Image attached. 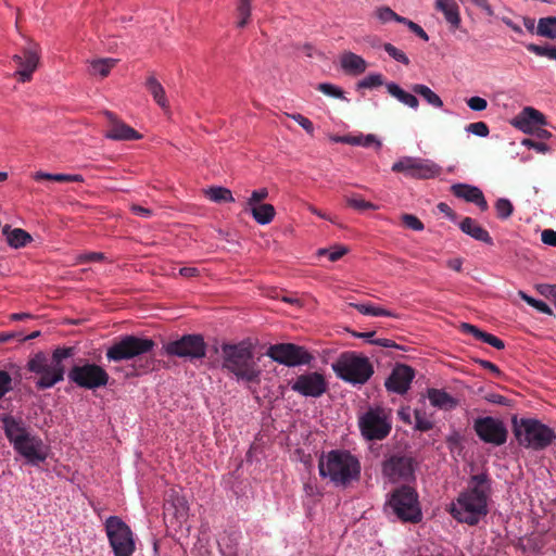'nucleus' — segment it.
I'll list each match as a JSON object with an SVG mask.
<instances>
[{"label": "nucleus", "instance_id": "1", "mask_svg": "<svg viewBox=\"0 0 556 556\" xmlns=\"http://www.w3.org/2000/svg\"><path fill=\"white\" fill-rule=\"evenodd\" d=\"M492 490L486 472L473 475L467 488L451 503L450 513L458 522L476 526L488 513V503Z\"/></svg>", "mask_w": 556, "mask_h": 556}, {"label": "nucleus", "instance_id": "2", "mask_svg": "<svg viewBox=\"0 0 556 556\" xmlns=\"http://www.w3.org/2000/svg\"><path fill=\"white\" fill-rule=\"evenodd\" d=\"M3 430L14 451L31 466H38L48 457V446L40 437L31 433L21 419L5 416L2 419Z\"/></svg>", "mask_w": 556, "mask_h": 556}, {"label": "nucleus", "instance_id": "3", "mask_svg": "<svg viewBox=\"0 0 556 556\" xmlns=\"http://www.w3.org/2000/svg\"><path fill=\"white\" fill-rule=\"evenodd\" d=\"M222 367L238 382L257 384L261 381L262 371L254 359L252 349L245 342L222 344Z\"/></svg>", "mask_w": 556, "mask_h": 556}, {"label": "nucleus", "instance_id": "4", "mask_svg": "<svg viewBox=\"0 0 556 556\" xmlns=\"http://www.w3.org/2000/svg\"><path fill=\"white\" fill-rule=\"evenodd\" d=\"M74 348H56L52 355L45 352L34 354L27 362V369L37 375L36 388L47 390L64 380L63 361L74 355Z\"/></svg>", "mask_w": 556, "mask_h": 556}, {"label": "nucleus", "instance_id": "5", "mask_svg": "<svg viewBox=\"0 0 556 556\" xmlns=\"http://www.w3.org/2000/svg\"><path fill=\"white\" fill-rule=\"evenodd\" d=\"M359 459L346 450H332L323 454L318 462L320 477L328 478L337 486H346L361 477Z\"/></svg>", "mask_w": 556, "mask_h": 556}, {"label": "nucleus", "instance_id": "6", "mask_svg": "<svg viewBox=\"0 0 556 556\" xmlns=\"http://www.w3.org/2000/svg\"><path fill=\"white\" fill-rule=\"evenodd\" d=\"M336 376L352 386H363L372 377L375 370L369 358L354 351L341 353L331 364Z\"/></svg>", "mask_w": 556, "mask_h": 556}, {"label": "nucleus", "instance_id": "7", "mask_svg": "<svg viewBox=\"0 0 556 556\" xmlns=\"http://www.w3.org/2000/svg\"><path fill=\"white\" fill-rule=\"evenodd\" d=\"M514 434L518 443L535 451L544 450L556 439V432L533 418H513Z\"/></svg>", "mask_w": 556, "mask_h": 556}, {"label": "nucleus", "instance_id": "8", "mask_svg": "<svg viewBox=\"0 0 556 556\" xmlns=\"http://www.w3.org/2000/svg\"><path fill=\"white\" fill-rule=\"evenodd\" d=\"M384 511L404 522L416 523L422 518L418 493L409 485L396 488L389 494Z\"/></svg>", "mask_w": 556, "mask_h": 556}, {"label": "nucleus", "instance_id": "9", "mask_svg": "<svg viewBox=\"0 0 556 556\" xmlns=\"http://www.w3.org/2000/svg\"><path fill=\"white\" fill-rule=\"evenodd\" d=\"M358 428L363 438L367 441H381L386 439L392 429L391 409L376 405L358 417Z\"/></svg>", "mask_w": 556, "mask_h": 556}, {"label": "nucleus", "instance_id": "10", "mask_svg": "<svg viewBox=\"0 0 556 556\" xmlns=\"http://www.w3.org/2000/svg\"><path fill=\"white\" fill-rule=\"evenodd\" d=\"M104 531L113 556H132L136 551V538L131 528L118 516H109L104 521Z\"/></svg>", "mask_w": 556, "mask_h": 556}, {"label": "nucleus", "instance_id": "11", "mask_svg": "<svg viewBox=\"0 0 556 556\" xmlns=\"http://www.w3.org/2000/svg\"><path fill=\"white\" fill-rule=\"evenodd\" d=\"M153 348L152 339L127 334L115 341L106 350L105 356L109 362L128 361L151 352Z\"/></svg>", "mask_w": 556, "mask_h": 556}, {"label": "nucleus", "instance_id": "12", "mask_svg": "<svg viewBox=\"0 0 556 556\" xmlns=\"http://www.w3.org/2000/svg\"><path fill=\"white\" fill-rule=\"evenodd\" d=\"M67 377L71 382L87 390L106 387L110 380V376L103 367L89 362L74 365Z\"/></svg>", "mask_w": 556, "mask_h": 556}, {"label": "nucleus", "instance_id": "13", "mask_svg": "<svg viewBox=\"0 0 556 556\" xmlns=\"http://www.w3.org/2000/svg\"><path fill=\"white\" fill-rule=\"evenodd\" d=\"M394 173H402L414 179H431L441 174V166L429 159L402 156L391 167Z\"/></svg>", "mask_w": 556, "mask_h": 556}, {"label": "nucleus", "instance_id": "14", "mask_svg": "<svg viewBox=\"0 0 556 556\" xmlns=\"http://www.w3.org/2000/svg\"><path fill=\"white\" fill-rule=\"evenodd\" d=\"M168 356H175L189 361L201 359L206 354V343L201 334H185L181 338L169 341L164 345Z\"/></svg>", "mask_w": 556, "mask_h": 556}, {"label": "nucleus", "instance_id": "15", "mask_svg": "<svg viewBox=\"0 0 556 556\" xmlns=\"http://www.w3.org/2000/svg\"><path fill=\"white\" fill-rule=\"evenodd\" d=\"M266 355L274 362L287 367L308 365L314 359V356L304 346L293 343L270 345Z\"/></svg>", "mask_w": 556, "mask_h": 556}, {"label": "nucleus", "instance_id": "16", "mask_svg": "<svg viewBox=\"0 0 556 556\" xmlns=\"http://www.w3.org/2000/svg\"><path fill=\"white\" fill-rule=\"evenodd\" d=\"M473 430L484 443L501 446L506 443L508 431L505 424L495 417H478L473 421Z\"/></svg>", "mask_w": 556, "mask_h": 556}, {"label": "nucleus", "instance_id": "17", "mask_svg": "<svg viewBox=\"0 0 556 556\" xmlns=\"http://www.w3.org/2000/svg\"><path fill=\"white\" fill-rule=\"evenodd\" d=\"M290 388L303 397L318 399L326 393L328 383L323 374L305 371L290 382Z\"/></svg>", "mask_w": 556, "mask_h": 556}, {"label": "nucleus", "instance_id": "18", "mask_svg": "<svg viewBox=\"0 0 556 556\" xmlns=\"http://www.w3.org/2000/svg\"><path fill=\"white\" fill-rule=\"evenodd\" d=\"M382 475L391 483L409 482L415 478L413 459L393 455L382 463Z\"/></svg>", "mask_w": 556, "mask_h": 556}, {"label": "nucleus", "instance_id": "19", "mask_svg": "<svg viewBox=\"0 0 556 556\" xmlns=\"http://www.w3.org/2000/svg\"><path fill=\"white\" fill-rule=\"evenodd\" d=\"M414 378L415 371L412 367L397 364L387 378L384 387L389 392L403 395L409 390Z\"/></svg>", "mask_w": 556, "mask_h": 556}, {"label": "nucleus", "instance_id": "20", "mask_svg": "<svg viewBox=\"0 0 556 556\" xmlns=\"http://www.w3.org/2000/svg\"><path fill=\"white\" fill-rule=\"evenodd\" d=\"M12 59L18 65V70L15 73L18 76V80L22 83L30 80L39 63L37 46L30 45L24 48L22 54H14Z\"/></svg>", "mask_w": 556, "mask_h": 556}, {"label": "nucleus", "instance_id": "21", "mask_svg": "<svg viewBox=\"0 0 556 556\" xmlns=\"http://www.w3.org/2000/svg\"><path fill=\"white\" fill-rule=\"evenodd\" d=\"M513 125L525 134H533L536 127L546 125V118L534 108L526 106L514 118Z\"/></svg>", "mask_w": 556, "mask_h": 556}, {"label": "nucleus", "instance_id": "22", "mask_svg": "<svg viewBox=\"0 0 556 556\" xmlns=\"http://www.w3.org/2000/svg\"><path fill=\"white\" fill-rule=\"evenodd\" d=\"M106 117L111 122L110 128L105 132V138L116 141L138 140L141 135L124 122L118 121L112 112H105Z\"/></svg>", "mask_w": 556, "mask_h": 556}, {"label": "nucleus", "instance_id": "23", "mask_svg": "<svg viewBox=\"0 0 556 556\" xmlns=\"http://www.w3.org/2000/svg\"><path fill=\"white\" fill-rule=\"evenodd\" d=\"M165 516L172 515L175 519L182 523L188 519L189 505L184 495H180L175 490H170L164 505Z\"/></svg>", "mask_w": 556, "mask_h": 556}, {"label": "nucleus", "instance_id": "24", "mask_svg": "<svg viewBox=\"0 0 556 556\" xmlns=\"http://www.w3.org/2000/svg\"><path fill=\"white\" fill-rule=\"evenodd\" d=\"M451 190L455 197L476 204L481 211H486L489 207L483 192L476 186L454 184Z\"/></svg>", "mask_w": 556, "mask_h": 556}, {"label": "nucleus", "instance_id": "25", "mask_svg": "<svg viewBox=\"0 0 556 556\" xmlns=\"http://www.w3.org/2000/svg\"><path fill=\"white\" fill-rule=\"evenodd\" d=\"M340 66L345 74L358 76L366 71L367 62L363 56L345 51L340 56Z\"/></svg>", "mask_w": 556, "mask_h": 556}, {"label": "nucleus", "instance_id": "26", "mask_svg": "<svg viewBox=\"0 0 556 556\" xmlns=\"http://www.w3.org/2000/svg\"><path fill=\"white\" fill-rule=\"evenodd\" d=\"M460 230L467 236L473 238L477 241H481L489 245L493 244V240L489 232L482 228L475 219L471 217H465L459 224Z\"/></svg>", "mask_w": 556, "mask_h": 556}, {"label": "nucleus", "instance_id": "27", "mask_svg": "<svg viewBox=\"0 0 556 556\" xmlns=\"http://www.w3.org/2000/svg\"><path fill=\"white\" fill-rule=\"evenodd\" d=\"M2 233L5 236L8 244L14 249L23 248L33 240L27 231L22 228H12L10 225L2 227Z\"/></svg>", "mask_w": 556, "mask_h": 556}, {"label": "nucleus", "instance_id": "28", "mask_svg": "<svg viewBox=\"0 0 556 556\" xmlns=\"http://www.w3.org/2000/svg\"><path fill=\"white\" fill-rule=\"evenodd\" d=\"M428 400L433 407L450 410L456 407L457 401L446 391L441 389H429Z\"/></svg>", "mask_w": 556, "mask_h": 556}, {"label": "nucleus", "instance_id": "29", "mask_svg": "<svg viewBox=\"0 0 556 556\" xmlns=\"http://www.w3.org/2000/svg\"><path fill=\"white\" fill-rule=\"evenodd\" d=\"M435 10L443 13L446 22L457 28L460 24L459 9L455 0H435Z\"/></svg>", "mask_w": 556, "mask_h": 556}, {"label": "nucleus", "instance_id": "30", "mask_svg": "<svg viewBox=\"0 0 556 556\" xmlns=\"http://www.w3.org/2000/svg\"><path fill=\"white\" fill-rule=\"evenodd\" d=\"M387 91L390 96L395 98L397 101L408 106L409 109L417 110L419 101L415 94L405 91L396 83L390 81L386 84Z\"/></svg>", "mask_w": 556, "mask_h": 556}, {"label": "nucleus", "instance_id": "31", "mask_svg": "<svg viewBox=\"0 0 556 556\" xmlns=\"http://www.w3.org/2000/svg\"><path fill=\"white\" fill-rule=\"evenodd\" d=\"M249 211L258 225H268L275 217L276 211L271 204L263 203L250 207H244Z\"/></svg>", "mask_w": 556, "mask_h": 556}, {"label": "nucleus", "instance_id": "32", "mask_svg": "<svg viewBox=\"0 0 556 556\" xmlns=\"http://www.w3.org/2000/svg\"><path fill=\"white\" fill-rule=\"evenodd\" d=\"M117 64L113 58L94 59L88 62V72L92 76L106 77Z\"/></svg>", "mask_w": 556, "mask_h": 556}, {"label": "nucleus", "instance_id": "33", "mask_svg": "<svg viewBox=\"0 0 556 556\" xmlns=\"http://www.w3.org/2000/svg\"><path fill=\"white\" fill-rule=\"evenodd\" d=\"M146 88L151 93L157 105H160L163 110L168 109V101L165 94V90L153 75L147 78Z\"/></svg>", "mask_w": 556, "mask_h": 556}, {"label": "nucleus", "instance_id": "34", "mask_svg": "<svg viewBox=\"0 0 556 556\" xmlns=\"http://www.w3.org/2000/svg\"><path fill=\"white\" fill-rule=\"evenodd\" d=\"M412 91L420 96L429 105L441 109L443 101L433 90L424 84H415L412 86Z\"/></svg>", "mask_w": 556, "mask_h": 556}, {"label": "nucleus", "instance_id": "35", "mask_svg": "<svg viewBox=\"0 0 556 556\" xmlns=\"http://www.w3.org/2000/svg\"><path fill=\"white\" fill-rule=\"evenodd\" d=\"M536 34L541 37L556 39V16L541 17L538 22Z\"/></svg>", "mask_w": 556, "mask_h": 556}, {"label": "nucleus", "instance_id": "36", "mask_svg": "<svg viewBox=\"0 0 556 556\" xmlns=\"http://www.w3.org/2000/svg\"><path fill=\"white\" fill-rule=\"evenodd\" d=\"M204 192H205V195L212 202H215V203L233 202L235 201L231 191L225 187H220V186L210 187Z\"/></svg>", "mask_w": 556, "mask_h": 556}, {"label": "nucleus", "instance_id": "37", "mask_svg": "<svg viewBox=\"0 0 556 556\" xmlns=\"http://www.w3.org/2000/svg\"><path fill=\"white\" fill-rule=\"evenodd\" d=\"M355 307L361 314L368 316H386V317H396V315L388 309H384L380 306H376L370 303H356L351 304Z\"/></svg>", "mask_w": 556, "mask_h": 556}, {"label": "nucleus", "instance_id": "38", "mask_svg": "<svg viewBox=\"0 0 556 556\" xmlns=\"http://www.w3.org/2000/svg\"><path fill=\"white\" fill-rule=\"evenodd\" d=\"M34 178L36 180L49 179L58 182H80L84 180L81 175L51 174L46 172H37Z\"/></svg>", "mask_w": 556, "mask_h": 556}, {"label": "nucleus", "instance_id": "39", "mask_svg": "<svg viewBox=\"0 0 556 556\" xmlns=\"http://www.w3.org/2000/svg\"><path fill=\"white\" fill-rule=\"evenodd\" d=\"M349 144L355 146V147H363V148L375 147L376 149H380L382 146L381 141L374 134L358 135V136L350 135Z\"/></svg>", "mask_w": 556, "mask_h": 556}, {"label": "nucleus", "instance_id": "40", "mask_svg": "<svg viewBox=\"0 0 556 556\" xmlns=\"http://www.w3.org/2000/svg\"><path fill=\"white\" fill-rule=\"evenodd\" d=\"M238 22L237 27L243 28L249 23L251 16V0H238L237 2Z\"/></svg>", "mask_w": 556, "mask_h": 556}, {"label": "nucleus", "instance_id": "41", "mask_svg": "<svg viewBox=\"0 0 556 556\" xmlns=\"http://www.w3.org/2000/svg\"><path fill=\"white\" fill-rule=\"evenodd\" d=\"M384 84L383 76L380 73H371L358 80L356 84V89H375Z\"/></svg>", "mask_w": 556, "mask_h": 556}, {"label": "nucleus", "instance_id": "42", "mask_svg": "<svg viewBox=\"0 0 556 556\" xmlns=\"http://www.w3.org/2000/svg\"><path fill=\"white\" fill-rule=\"evenodd\" d=\"M376 16L381 23L396 22L402 24L404 16L396 14L389 7H380L376 11Z\"/></svg>", "mask_w": 556, "mask_h": 556}, {"label": "nucleus", "instance_id": "43", "mask_svg": "<svg viewBox=\"0 0 556 556\" xmlns=\"http://www.w3.org/2000/svg\"><path fill=\"white\" fill-rule=\"evenodd\" d=\"M526 48L528 51L539 56H546L551 60H556V47L554 46H540L535 43H528Z\"/></svg>", "mask_w": 556, "mask_h": 556}, {"label": "nucleus", "instance_id": "44", "mask_svg": "<svg viewBox=\"0 0 556 556\" xmlns=\"http://www.w3.org/2000/svg\"><path fill=\"white\" fill-rule=\"evenodd\" d=\"M495 211L500 219H507L514 212V205L510 200L506 198H500L495 202Z\"/></svg>", "mask_w": 556, "mask_h": 556}, {"label": "nucleus", "instance_id": "45", "mask_svg": "<svg viewBox=\"0 0 556 556\" xmlns=\"http://www.w3.org/2000/svg\"><path fill=\"white\" fill-rule=\"evenodd\" d=\"M519 296L527 303L529 304L530 306L534 307L538 312L540 313H543V314H546V315H552L553 312L551 309V307L543 301L541 300H536L530 295H528L526 292L523 291H519Z\"/></svg>", "mask_w": 556, "mask_h": 556}, {"label": "nucleus", "instance_id": "46", "mask_svg": "<svg viewBox=\"0 0 556 556\" xmlns=\"http://www.w3.org/2000/svg\"><path fill=\"white\" fill-rule=\"evenodd\" d=\"M317 90H319L324 94L331 97V98H336V99H340V100H348L345 98L344 91L340 87H338L333 84H330V83L319 84L317 87Z\"/></svg>", "mask_w": 556, "mask_h": 556}, {"label": "nucleus", "instance_id": "47", "mask_svg": "<svg viewBox=\"0 0 556 556\" xmlns=\"http://www.w3.org/2000/svg\"><path fill=\"white\" fill-rule=\"evenodd\" d=\"M415 426L414 428L418 431H429L433 427V422L427 417L426 413L416 409L415 410Z\"/></svg>", "mask_w": 556, "mask_h": 556}, {"label": "nucleus", "instance_id": "48", "mask_svg": "<svg viewBox=\"0 0 556 556\" xmlns=\"http://www.w3.org/2000/svg\"><path fill=\"white\" fill-rule=\"evenodd\" d=\"M383 49L396 62H400V63H402L404 65H408L409 64L408 56L402 50L397 49L392 43H389V42L384 43L383 45Z\"/></svg>", "mask_w": 556, "mask_h": 556}, {"label": "nucleus", "instance_id": "49", "mask_svg": "<svg viewBox=\"0 0 556 556\" xmlns=\"http://www.w3.org/2000/svg\"><path fill=\"white\" fill-rule=\"evenodd\" d=\"M346 203L357 211H366V210H377L378 206L369 201H365L364 199L357 197L346 198Z\"/></svg>", "mask_w": 556, "mask_h": 556}, {"label": "nucleus", "instance_id": "50", "mask_svg": "<svg viewBox=\"0 0 556 556\" xmlns=\"http://www.w3.org/2000/svg\"><path fill=\"white\" fill-rule=\"evenodd\" d=\"M466 131L481 138H485L490 134L489 126L484 122H475L467 125Z\"/></svg>", "mask_w": 556, "mask_h": 556}, {"label": "nucleus", "instance_id": "51", "mask_svg": "<svg viewBox=\"0 0 556 556\" xmlns=\"http://www.w3.org/2000/svg\"><path fill=\"white\" fill-rule=\"evenodd\" d=\"M268 198V190L266 188H260L253 190L250 198L247 200L244 207L262 204L261 202Z\"/></svg>", "mask_w": 556, "mask_h": 556}, {"label": "nucleus", "instance_id": "52", "mask_svg": "<svg viewBox=\"0 0 556 556\" xmlns=\"http://www.w3.org/2000/svg\"><path fill=\"white\" fill-rule=\"evenodd\" d=\"M288 116L295 121L308 135L314 134V125L311 119L300 113L288 114Z\"/></svg>", "mask_w": 556, "mask_h": 556}, {"label": "nucleus", "instance_id": "53", "mask_svg": "<svg viewBox=\"0 0 556 556\" xmlns=\"http://www.w3.org/2000/svg\"><path fill=\"white\" fill-rule=\"evenodd\" d=\"M346 252H348V250L345 248L337 247L333 250H328L325 248L319 249L317 254L318 255H328L329 261L336 262V261L340 260Z\"/></svg>", "mask_w": 556, "mask_h": 556}, {"label": "nucleus", "instance_id": "54", "mask_svg": "<svg viewBox=\"0 0 556 556\" xmlns=\"http://www.w3.org/2000/svg\"><path fill=\"white\" fill-rule=\"evenodd\" d=\"M402 220L407 228L413 229L415 231H421L425 228L422 222L415 215L404 214L402 216Z\"/></svg>", "mask_w": 556, "mask_h": 556}, {"label": "nucleus", "instance_id": "55", "mask_svg": "<svg viewBox=\"0 0 556 556\" xmlns=\"http://www.w3.org/2000/svg\"><path fill=\"white\" fill-rule=\"evenodd\" d=\"M404 22H402L403 25L407 26L408 29L414 33L417 37H419L421 40L424 41H428L429 40V36L428 34L424 30V28L418 25L417 23L404 17L403 20Z\"/></svg>", "mask_w": 556, "mask_h": 556}, {"label": "nucleus", "instance_id": "56", "mask_svg": "<svg viewBox=\"0 0 556 556\" xmlns=\"http://www.w3.org/2000/svg\"><path fill=\"white\" fill-rule=\"evenodd\" d=\"M468 108L475 112L484 111L488 108V101L484 98L475 96L466 100Z\"/></svg>", "mask_w": 556, "mask_h": 556}, {"label": "nucleus", "instance_id": "57", "mask_svg": "<svg viewBox=\"0 0 556 556\" xmlns=\"http://www.w3.org/2000/svg\"><path fill=\"white\" fill-rule=\"evenodd\" d=\"M479 341L488 343L489 345L495 348L496 350H502L505 348V343L503 340L485 331H483Z\"/></svg>", "mask_w": 556, "mask_h": 556}, {"label": "nucleus", "instance_id": "58", "mask_svg": "<svg viewBox=\"0 0 556 556\" xmlns=\"http://www.w3.org/2000/svg\"><path fill=\"white\" fill-rule=\"evenodd\" d=\"M521 144L529 149H533L539 153H547L551 151V148L546 143L540 142V141H534V140L528 139V138L523 139L521 141Z\"/></svg>", "mask_w": 556, "mask_h": 556}, {"label": "nucleus", "instance_id": "59", "mask_svg": "<svg viewBox=\"0 0 556 556\" xmlns=\"http://www.w3.org/2000/svg\"><path fill=\"white\" fill-rule=\"evenodd\" d=\"M104 258V254L100 252H89L83 253L77 256L78 263H91V262H100Z\"/></svg>", "mask_w": 556, "mask_h": 556}, {"label": "nucleus", "instance_id": "60", "mask_svg": "<svg viewBox=\"0 0 556 556\" xmlns=\"http://www.w3.org/2000/svg\"><path fill=\"white\" fill-rule=\"evenodd\" d=\"M459 330L464 333L471 334L475 339L480 340L483 331L476 327L475 325L468 323H462L459 325Z\"/></svg>", "mask_w": 556, "mask_h": 556}, {"label": "nucleus", "instance_id": "61", "mask_svg": "<svg viewBox=\"0 0 556 556\" xmlns=\"http://www.w3.org/2000/svg\"><path fill=\"white\" fill-rule=\"evenodd\" d=\"M12 379L7 371L0 370V399L11 389Z\"/></svg>", "mask_w": 556, "mask_h": 556}, {"label": "nucleus", "instance_id": "62", "mask_svg": "<svg viewBox=\"0 0 556 556\" xmlns=\"http://www.w3.org/2000/svg\"><path fill=\"white\" fill-rule=\"evenodd\" d=\"M541 240L544 244L556 247V231L553 229H545L541 233Z\"/></svg>", "mask_w": 556, "mask_h": 556}, {"label": "nucleus", "instance_id": "63", "mask_svg": "<svg viewBox=\"0 0 556 556\" xmlns=\"http://www.w3.org/2000/svg\"><path fill=\"white\" fill-rule=\"evenodd\" d=\"M539 290L543 295L553 299L556 304V285H541Z\"/></svg>", "mask_w": 556, "mask_h": 556}, {"label": "nucleus", "instance_id": "64", "mask_svg": "<svg viewBox=\"0 0 556 556\" xmlns=\"http://www.w3.org/2000/svg\"><path fill=\"white\" fill-rule=\"evenodd\" d=\"M131 211L135 215L143 217V218H149L153 214V212L150 208L143 207L141 205H132Z\"/></svg>", "mask_w": 556, "mask_h": 556}]
</instances>
